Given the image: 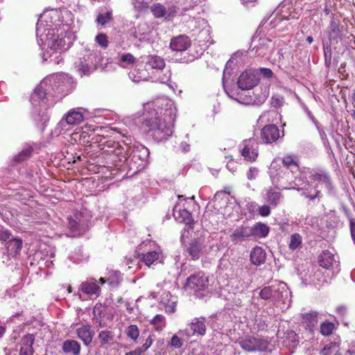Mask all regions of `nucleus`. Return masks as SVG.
<instances>
[{
	"instance_id": "nucleus-43",
	"label": "nucleus",
	"mask_w": 355,
	"mask_h": 355,
	"mask_svg": "<svg viewBox=\"0 0 355 355\" xmlns=\"http://www.w3.org/2000/svg\"><path fill=\"white\" fill-rule=\"evenodd\" d=\"M78 337L81 339L85 345H89V325L86 324L77 329Z\"/></svg>"
},
{
	"instance_id": "nucleus-27",
	"label": "nucleus",
	"mask_w": 355,
	"mask_h": 355,
	"mask_svg": "<svg viewBox=\"0 0 355 355\" xmlns=\"http://www.w3.org/2000/svg\"><path fill=\"white\" fill-rule=\"evenodd\" d=\"M80 348L78 343L73 340H67L62 344V350L66 354L79 355Z\"/></svg>"
},
{
	"instance_id": "nucleus-45",
	"label": "nucleus",
	"mask_w": 355,
	"mask_h": 355,
	"mask_svg": "<svg viewBox=\"0 0 355 355\" xmlns=\"http://www.w3.org/2000/svg\"><path fill=\"white\" fill-rule=\"evenodd\" d=\"M119 64L125 67V66L123 64H134L136 62V59L131 53H128L123 54L119 59Z\"/></svg>"
},
{
	"instance_id": "nucleus-11",
	"label": "nucleus",
	"mask_w": 355,
	"mask_h": 355,
	"mask_svg": "<svg viewBox=\"0 0 355 355\" xmlns=\"http://www.w3.org/2000/svg\"><path fill=\"white\" fill-rule=\"evenodd\" d=\"M208 278L202 272L191 275L187 281L185 288L193 291L205 289L208 286Z\"/></svg>"
},
{
	"instance_id": "nucleus-54",
	"label": "nucleus",
	"mask_w": 355,
	"mask_h": 355,
	"mask_svg": "<svg viewBox=\"0 0 355 355\" xmlns=\"http://www.w3.org/2000/svg\"><path fill=\"white\" fill-rule=\"evenodd\" d=\"M11 239V234L8 230L0 229V241L8 242Z\"/></svg>"
},
{
	"instance_id": "nucleus-2",
	"label": "nucleus",
	"mask_w": 355,
	"mask_h": 355,
	"mask_svg": "<svg viewBox=\"0 0 355 355\" xmlns=\"http://www.w3.org/2000/svg\"><path fill=\"white\" fill-rule=\"evenodd\" d=\"M70 19L65 23L58 25L56 28H51L50 25H45L42 20H39L36 25V35L40 45L46 46L54 52H62L67 51L75 40L74 32L71 30ZM51 56V53L47 51L43 55V60L47 61Z\"/></svg>"
},
{
	"instance_id": "nucleus-4",
	"label": "nucleus",
	"mask_w": 355,
	"mask_h": 355,
	"mask_svg": "<svg viewBox=\"0 0 355 355\" xmlns=\"http://www.w3.org/2000/svg\"><path fill=\"white\" fill-rule=\"evenodd\" d=\"M259 296L263 300H270L282 309H287L291 304V291L284 282H275L271 286L263 287Z\"/></svg>"
},
{
	"instance_id": "nucleus-12",
	"label": "nucleus",
	"mask_w": 355,
	"mask_h": 355,
	"mask_svg": "<svg viewBox=\"0 0 355 355\" xmlns=\"http://www.w3.org/2000/svg\"><path fill=\"white\" fill-rule=\"evenodd\" d=\"M206 318L204 317L195 318L189 327L184 331L188 336H204L206 333Z\"/></svg>"
},
{
	"instance_id": "nucleus-59",
	"label": "nucleus",
	"mask_w": 355,
	"mask_h": 355,
	"mask_svg": "<svg viewBox=\"0 0 355 355\" xmlns=\"http://www.w3.org/2000/svg\"><path fill=\"white\" fill-rule=\"evenodd\" d=\"M261 73L266 78H270L272 76V71L268 68H261L260 69Z\"/></svg>"
},
{
	"instance_id": "nucleus-32",
	"label": "nucleus",
	"mask_w": 355,
	"mask_h": 355,
	"mask_svg": "<svg viewBox=\"0 0 355 355\" xmlns=\"http://www.w3.org/2000/svg\"><path fill=\"white\" fill-rule=\"evenodd\" d=\"M311 180L318 181L319 183L324 184L327 189H331V182L329 176L326 173H315L311 175Z\"/></svg>"
},
{
	"instance_id": "nucleus-62",
	"label": "nucleus",
	"mask_w": 355,
	"mask_h": 355,
	"mask_svg": "<svg viewBox=\"0 0 355 355\" xmlns=\"http://www.w3.org/2000/svg\"><path fill=\"white\" fill-rule=\"evenodd\" d=\"M142 354L141 351L139 348H137L133 351L126 353L125 355H141Z\"/></svg>"
},
{
	"instance_id": "nucleus-30",
	"label": "nucleus",
	"mask_w": 355,
	"mask_h": 355,
	"mask_svg": "<svg viewBox=\"0 0 355 355\" xmlns=\"http://www.w3.org/2000/svg\"><path fill=\"white\" fill-rule=\"evenodd\" d=\"M89 128L85 126L76 131L73 135L75 140H78L80 144L87 146L89 144Z\"/></svg>"
},
{
	"instance_id": "nucleus-64",
	"label": "nucleus",
	"mask_w": 355,
	"mask_h": 355,
	"mask_svg": "<svg viewBox=\"0 0 355 355\" xmlns=\"http://www.w3.org/2000/svg\"><path fill=\"white\" fill-rule=\"evenodd\" d=\"M182 149L184 152H187L189 150V145L186 142H182L180 145Z\"/></svg>"
},
{
	"instance_id": "nucleus-23",
	"label": "nucleus",
	"mask_w": 355,
	"mask_h": 355,
	"mask_svg": "<svg viewBox=\"0 0 355 355\" xmlns=\"http://www.w3.org/2000/svg\"><path fill=\"white\" fill-rule=\"evenodd\" d=\"M147 69H155L159 71L165 67L164 60L158 55H149L146 63Z\"/></svg>"
},
{
	"instance_id": "nucleus-61",
	"label": "nucleus",
	"mask_w": 355,
	"mask_h": 355,
	"mask_svg": "<svg viewBox=\"0 0 355 355\" xmlns=\"http://www.w3.org/2000/svg\"><path fill=\"white\" fill-rule=\"evenodd\" d=\"M80 291L86 295H89V284L87 282H84L81 284Z\"/></svg>"
},
{
	"instance_id": "nucleus-1",
	"label": "nucleus",
	"mask_w": 355,
	"mask_h": 355,
	"mask_svg": "<svg viewBox=\"0 0 355 355\" xmlns=\"http://www.w3.org/2000/svg\"><path fill=\"white\" fill-rule=\"evenodd\" d=\"M142 116L143 125L157 141L168 139L173 132L176 108L173 102L164 99L162 103H147Z\"/></svg>"
},
{
	"instance_id": "nucleus-9",
	"label": "nucleus",
	"mask_w": 355,
	"mask_h": 355,
	"mask_svg": "<svg viewBox=\"0 0 355 355\" xmlns=\"http://www.w3.org/2000/svg\"><path fill=\"white\" fill-rule=\"evenodd\" d=\"M318 262L320 266L327 270H331L332 274L337 273L338 269V257L330 252L324 250L318 257Z\"/></svg>"
},
{
	"instance_id": "nucleus-37",
	"label": "nucleus",
	"mask_w": 355,
	"mask_h": 355,
	"mask_svg": "<svg viewBox=\"0 0 355 355\" xmlns=\"http://www.w3.org/2000/svg\"><path fill=\"white\" fill-rule=\"evenodd\" d=\"M33 153V147L31 146H26L18 154L14 156L13 159L15 162L19 163L27 160L31 157Z\"/></svg>"
},
{
	"instance_id": "nucleus-46",
	"label": "nucleus",
	"mask_w": 355,
	"mask_h": 355,
	"mask_svg": "<svg viewBox=\"0 0 355 355\" xmlns=\"http://www.w3.org/2000/svg\"><path fill=\"white\" fill-rule=\"evenodd\" d=\"M302 243V237L298 234H294L291 235L289 243V248L294 250L298 248Z\"/></svg>"
},
{
	"instance_id": "nucleus-7",
	"label": "nucleus",
	"mask_w": 355,
	"mask_h": 355,
	"mask_svg": "<svg viewBox=\"0 0 355 355\" xmlns=\"http://www.w3.org/2000/svg\"><path fill=\"white\" fill-rule=\"evenodd\" d=\"M239 343L241 348L248 352H271V349L268 348V341L263 338L246 337L241 338Z\"/></svg>"
},
{
	"instance_id": "nucleus-53",
	"label": "nucleus",
	"mask_w": 355,
	"mask_h": 355,
	"mask_svg": "<svg viewBox=\"0 0 355 355\" xmlns=\"http://www.w3.org/2000/svg\"><path fill=\"white\" fill-rule=\"evenodd\" d=\"M182 345L181 339L176 335H173L171 340V346L175 348H180Z\"/></svg>"
},
{
	"instance_id": "nucleus-36",
	"label": "nucleus",
	"mask_w": 355,
	"mask_h": 355,
	"mask_svg": "<svg viewBox=\"0 0 355 355\" xmlns=\"http://www.w3.org/2000/svg\"><path fill=\"white\" fill-rule=\"evenodd\" d=\"M281 167H286L292 170L298 171V164L296 158L293 155H286L282 160Z\"/></svg>"
},
{
	"instance_id": "nucleus-6",
	"label": "nucleus",
	"mask_w": 355,
	"mask_h": 355,
	"mask_svg": "<svg viewBox=\"0 0 355 355\" xmlns=\"http://www.w3.org/2000/svg\"><path fill=\"white\" fill-rule=\"evenodd\" d=\"M59 83L56 84H46V85H42V82L39 85L36 87L34 92L31 94V101L33 105H40L42 109H46V104L48 98L49 96H53L58 95L56 93V85H59Z\"/></svg>"
},
{
	"instance_id": "nucleus-28",
	"label": "nucleus",
	"mask_w": 355,
	"mask_h": 355,
	"mask_svg": "<svg viewBox=\"0 0 355 355\" xmlns=\"http://www.w3.org/2000/svg\"><path fill=\"white\" fill-rule=\"evenodd\" d=\"M252 236L257 238H264L269 232V227L266 224L258 223L253 227H251Z\"/></svg>"
},
{
	"instance_id": "nucleus-26",
	"label": "nucleus",
	"mask_w": 355,
	"mask_h": 355,
	"mask_svg": "<svg viewBox=\"0 0 355 355\" xmlns=\"http://www.w3.org/2000/svg\"><path fill=\"white\" fill-rule=\"evenodd\" d=\"M162 259V255L161 250L157 249L144 254L142 257V261L146 263V265L149 266L156 261H160Z\"/></svg>"
},
{
	"instance_id": "nucleus-10",
	"label": "nucleus",
	"mask_w": 355,
	"mask_h": 355,
	"mask_svg": "<svg viewBox=\"0 0 355 355\" xmlns=\"http://www.w3.org/2000/svg\"><path fill=\"white\" fill-rule=\"evenodd\" d=\"M150 11L155 18H164L166 21L171 20L178 13V7L170 6L167 8L159 3H154L150 7Z\"/></svg>"
},
{
	"instance_id": "nucleus-16",
	"label": "nucleus",
	"mask_w": 355,
	"mask_h": 355,
	"mask_svg": "<svg viewBox=\"0 0 355 355\" xmlns=\"http://www.w3.org/2000/svg\"><path fill=\"white\" fill-rule=\"evenodd\" d=\"M279 189L270 187L265 189L264 199L266 202L274 207H277L283 198L282 193L279 191Z\"/></svg>"
},
{
	"instance_id": "nucleus-42",
	"label": "nucleus",
	"mask_w": 355,
	"mask_h": 355,
	"mask_svg": "<svg viewBox=\"0 0 355 355\" xmlns=\"http://www.w3.org/2000/svg\"><path fill=\"white\" fill-rule=\"evenodd\" d=\"M127 336L134 342H137L140 331L138 327L135 324L129 325L125 330Z\"/></svg>"
},
{
	"instance_id": "nucleus-60",
	"label": "nucleus",
	"mask_w": 355,
	"mask_h": 355,
	"mask_svg": "<svg viewBox=\"0 0 355 355\" xmlns=\"http://www.w3.org/2000/svg\"><path fill=\"white\" fill-rule=\"evenodd\" d=\"M347 354L349 355H355V341H352L347 350Z\"/></svg>"
},
{
	"instance_id": "nucleus-40",
	"label": "nucleus",
	"mask_w": 355,
	"mask_h": 355,
	"mask_svg": "<svg viewBox=\"0 0 355 355\" xmlns=\"http://www.w3.org/2000/svg\"><path fill=\"white\" fill-rule=\"evenodd\" d=\"M112 12L106 10L99 12L96 17V21L98 24L104 26L112 19Z\"/></svg>"
},
{
	"instance_id": "nucleus-48",
	"label": "nucleus",
	"mask_w": 355,
	"mask_h": 355,
	"mask_svg": "<svg viewBox=\"0 0 355 355\" xmlns=\"http://www.w3.org/2000/svg\"><path fill=\"white\" fill-rule=\"evenodd\" d=\"M98 338L101 344H107L113 339L112 333L110 331H102L99 333Z\"/></svg>"
},
{
	"instance_id": "nucleus-47",
	"label": "nucleus",
	"mask_w": 355,
	"mask_h": 355,
	"mask_svg": "<svg viewBox=\"0 0 355 355\" xmlns=\"http://www.w3.org/2000/svg\"><path fill=\"white\" fill-rule=\"evenodd\" d=\"M334 329V324L330 322H324L320 326V332L324 336L331 334Z\"/></svg>"
},
{
	"instance_id": "nucleus-52",
	"label": "nucleus",
	"mask_w": 355,
	"mask_h": 355,
	"mask_svg": "<svg viewBox=\"0 0 355 355\" xmlns=\"http://www.w3.org/2000/svg\"><path fill=\"white\" fill-rule=\"evenodd\" d=\"M258 214L263 217H267L270 214L271 210L269 205H263L257 209Z\"/></svg>"
},
{
	"instance_id": "nucleus-39",
	"label": "nucleus",
	"mask_w": 355,
	"mask_h": 355,
	"mask_svg": "<svg viewBox=\"0 0 355 355\" xmlns=\"http://www.w3.org/2000/svg\"><path fill=\"white\" fill-rule=\"evenodd\" d=\"M107 171V168L104 166H94L92 168H90V173H94L96 174L103 173L101 175L96 176H90L89 180L90 182H94L96 180H99L100 178H108L109 176L105 175V171Z\"/></svg>"
},
{
	"instance_id": "nucleus-25",
	"label": "nucleus",
	"mask_w": 355,
	"mask_h": 355,
	"mask_svg": "<svg viewBox=\"0 0 355 355\" xmlns=\"http://www.w3.org/2000/svg\"><path fill=\"white\" fill-rule=\"evenodd\" d=\"M266 252L261 247L254 248L250 252V261L254 265L259 266L265 262Z\"/></svg>"
},
{
	"instance_id": "nucleus-14",
	"label": "nucleus",
	"mask_w": 355,
	"mask_h": 355,
	"mask_svg": "<svg viewBox=\"0 0 355 355\" xmlns=\"http://www.w3.org/2000/svg\"><path fill=\"white\" fill-rule=\"evenodd\" d=\"M280 137L279 130L275 125L264 126L261 132V139L265 144H272Z\"/></svg>"
},
{
	"instance_id": "nucleus-20",
	"label": "nucleus",
	"mask_w": 355,
	"mask_h": 355,
	"mask_svg": "<svg viewBox=\"0 0 355 355\" xmlns=\"http://www.w3.org/2000/svg\"><path fill=\"white\" fill-rule=\"evenodd\" d=\"M318 313L316 312L306 313L302 315V324L310 334L314 332L318 325Z\"/></svg>"
},
{
	"instance_id": "nucleus-5",
	"label": "nucleus",
	"mask_w": 355,
	"mask_h": 355,
	"mask_svg": "<svg viewBox=\"0 0 355 355\" xmlns=\"http://www.w3.org/2000/svg\"><path fill=\"white\" fill-rule=\"evenodd\" d=\"M56 83L60 84L56 85V93L64 96L71 92L76 86V81L73 77L65 73L51 74L42 80V85Z\"/></svg>"
},
{
	"instance_id": "nucleus-17",
	"label": "nucleus",
	"mask_w": 355,
	"mask_h": 355,
	"mask_svg": "<svg viewBox=\"0 0 355 355\" xmlns=\"http://www.w3.org/2000/svg\"><path fill=\"white\" fill-rule=\"evenodd\" d=\"M191 46V40L188 36L178 35L171 39L170 48L174 51H186Z\"/></svg>"
},
{
	"instance_id": "nucleus-44",
	"label": "nucleus",
	"mask_w": 355,
	"mask_h": 355,
	"mask_svg": "<svg viewBox=\"0 0 355 355\" xmlns=\"http://www.w3.org/2000/svg\"><path fill=\"white\" fill-rule=\"evenodd\" d=\"M105 279L102 277L99 279L98 282H97L96 280L93 282L90 279V297L92 295H99L101 290L98 283H101V284L103 285V284H105Z\"/></svg>"
},
{
	"instance_id": "nucleus-51",
	"label": "nucleus",
	"mask_w": 355,
	"mask_h": 355,
	"mask_svg": "<svg viewBox=\"0 0 355 355\" xmlns=\"http://www.w3.org/2000/svg\"><path fill=\"white\" fill-rule=\"evenodd\" d=\"M268 41L266 39H263V40H261V42L260 43V44H261L260 47L254 46L253 48V50L256 49V53L259 56H263L266 53V50L267 49H266L265 46H266V43Z\"/></svg>"
},
{
	"instance_id": "nucleus-63",
	"label": "nucleus",
	"mask_w": 355,
	"mask_h": 355,
	"mask_svg": "<svg viewBox=\"0 0 355 355\" xmlns=\"http://www.w3.org/2000/svg\"><path fill=\"white\" fill-rule=\"evenodd\" d=\"M102 139V137L100 135H97L96 137H94L92 139V144H97L99 141H101Z\"/></svg>"
},
{
	"instance_id": "nucleus-57",
	"label": "nucleus",
	"mask_w": 355,
	"mask_h": 355,
	"mask_svg": "<svg viewBox=\"0 0 355 355\" xmlns=\"http://www.w3.org/2000/svg\"><path fill=\"white\" fill-rule=\"evenodd\" d=\"M138 73V71L136 70H134L129 73V77L135 83L140 82L142 78L140 76H137V74Z\"/></svg>"
},
{
	"instance_id": "nucleus-38",
	"label": "nucleus",
	"mask_w": 355,
	"mask_h": 355,
	"mask_svg": "<svg viewBox=\"0 0 355 355\" xmlns=\"http://www.w3.org/2000/svg\"><path fill=\"white\" fill-rule=\"evenodd\" d=\"M208 26L207 21L200 17L195 18L189 21V27L193 31L196 30L200 31Z\"/></svg>"
},
{
	"instance_id": "nucleus-33",
	"label": "nucleus",
	"mask_w": 355,
	"mask_h": 355,
	"mask_svg": "<svg viewBox=\"0 0 355 355\" xmlns=\"http://www.w3.org/2000/svg\"><path fill=\"white\" fill-rule=\"evenodd\" d=\"M94 320H96L100 326H103L105 322H102V318L105 314V306L102 304H96L93 309Z\"/></svg>"
},
{
	"instance_id": "nucleus-31",
	"label": "nucleus",
	"mask_w": 355,
	"mask_h": 355,
	"mask_svg": "<svg viewBox=\"0 0 355 355\" xmlns=\"http://www.w3.org/2000/svg\"><path fill=\"white\" fill-rule=\"evenodd\" d=\"M22 247V240L20 239L12 238L6 243V248L8 252L15 255L19 252Z\"/></svg>"
},
{
	"instance_id": "nucleus-58",
	"label": "nucleus",
	"mask_w": 355,
	"mask_h": 355,
	"mask_svg": "<svg viewBox=\"0 0 355 355\" xmlns=\"http://www.w3.org/2000/svg\"><path fill=\"white\" fill-rule=\"evenodd\" d=\"M107 281L109 284L111 285L112 286H117L119 283V273L115 272V276L113 278V279H108Z\"/></svg>"
},
{
	"instance_id": "nucleus-13",
	"label": "nucleus",
	"mask_w": 355,
	"mask_h": 355,
	"mask_svg": "<svg viewBox=\"0 0 355 355\" xmlns=\"http://www.w3.org/2000/svg\"><path fill=\"white\" fill-rule=\"evenodd\" d=\"M257 79L253 71L249 70L242 73L238 80V86L242 90L250 89L257 84Z\"/></svg>"
},
{
	"instance_id": "nucleus-3",
	"label": "nucleus",
	"mask_w": 355,
	"mask_h": 355,
	"mask_svg": "<svg viewBox=\"0 0 355 355\" xmlns=\"http://www.w3.org/2000/svg\"><path fill=\"white\" fill-rule=\"evenodd\" d=\"M296 171L286 167H281V164L274 159L268 169V174L272 185L277 188L285 190H296L301 191V195L311 200L318 197L320 191L314 189V193H311L302 184L300 183L302 178H297Z\"/></svg>"
},
{
	"instance_id": "nucleus-35",
	"label": "nucleus",
	"mask_w": 355,
	"mask_h": 355,
	"mask_svg": "<svg viewBox=\"0 0 355 355\" xmlns=\"http://www.w3.org/2000/svg\"><path fill=\"white\" fill-rule=\"evenodd\" d=\"M328 32L330 43H331L332 41L337 40L338 38L340 37V30L339 28L338 24L335 21H331L328 28Z\"/></svg>"
},
{
	"instance_id": "nucleus-50",
	"label": "nucleus",
	"mask_w": 355,
	"mask_h": 355,
	"mask_svg": "<svg viewBox=\"0 0 355 355\" xmlns=\"http://www.w3.org/2000/svg\"><path fill=\"white\" fill-rule=\"evenodd\" d=\"M95 41L102 48H106L107 46V37L105 34H98L96 37Z\"/></svg>"
},
{
	"instance_id": "nucleus-49",
	"label": "nucleus",
	"mask_w": 355,
	"mask_h": 355,
	"mask_svg": "<svg viewBox=\"0 0 355 355\" xmlns=\"http://www.w3.org/2000/svg\"><path fill=\"white\" fill-rule=\"evenodd\" d=\"M69 228L71 230V236H76L80 234V230L78 228L77 222L70 219L69 221Z\"/></svg>"
},
{
	"instance_id": "nucleus-22",
	"label": "nucleus",
	"mask_w": 355,
	"mask_h": 355,
	"mask_svg": "<svg viewBox=\"0 0 355 355\" xmlns=\"http://www.w3.org/2000/svg\"><path fill=\"white\" fill-rule=\"evenodd\" d=\"M161 304L164 306L167 313H172L175 311L177 298L172 296L168 292H164L161 296Z\"/></svg>"
},
{
	"instance_id": "nucleus-34",
	"label": "nucleus",
	"mask_w": 355,
	"mask_h": 355,
	"mask_svg": "<svg viewBox=\"0 0 355 355\" xmlns=\"http://www.w3.org/2000/svg\"><path fill=\"white\" fill-rule=\"evenodd\" d=\"M232 62V60H229V61L227 62L226 64V66H225V68L224 69V72H223V87H224V89L225 91V92L227 93V94L232 98L237 101L238 102L241 103H248V102H245L243 101V99L242 98L241 96H239V94L237 93L235 96V94L232 92V91H230L229 92L226 87V85H225V78H226V73H227V69H228V65Z\"/></svg>"
},
{
	"instance_id": "nucleus-15",
	"label": "nucleus",
	"mask_w": 355,
	"mask_h": 355,
	"mask_svg": "<svg viewBox=\"0 0 355 355\" xmlns=\"http://www.w3.org/2000/svg\"><path fill=\"white\" fill-rule=\"evenodd\" d=\"M207 251L204 241L201 239L192 241L187 248V252L192 259H198Z\"/></svg>"
},
{
	"instance_id": "nucleus-55",
	"label": "nucleus",
	"mask_w": 355,
	"mask_h": 355,
	"mask_svg": "<svg viewBox=\"0 0 355 355\" xmlns=\"http://www.w3.org/2000/svg\"><path fill=\"white\" fill-rule=\"evenodd\" d=\"M259 173V169L256 167H250L247 173V178L248 180H254Z\"/></svg>"
},
{
	"instance_id": "nucleus-29",
	"label": "nucleus",
	"mask_w": 355,
	"mask_h": 355,
	"mask_svg": "<svg viewBox=\"0 0 355 355\" xmlns=\"http://www.w3.org/2000/svg\"><path fill=\"white\" fill-rule=\"evenodd\" d=\"M178 209V205L173 209V216L179 223H188L190 220L191 214L186 209Z\"/></svg>"
},
{
	"instance_id": "nucleus-18",
	"label": "nucleus",
	"mask_w": 355,
	"mask_h": 355,
	"mask_svg": "<svg viewBox=\"0 0 355 355\" xmlns=\"http://www.w3.org/2000/svg\"><path fill=\"white\" fill-rule=\"evenodd\" d=\"M35 342V336L32 334L24 335L21 341L19 355H33L34 349L33 345Z\"/></svg>"
},
{
	"instance_id": "nucleus-19",
	"label": "nucleus",
	"mask_w": 355,
	"mask_h": 355,
	"mask_svg": "<svg viewBox=\"0 0 355 355\" xmlns=\"http://www.w3.org/2000/svg\"><path fill=\"white\" fill-rule=\"evenodd\" d=\"M89 53L87 49L84 50V53L81 54L74 63V67L78 73L83 77L87 75L89 72Z\"/></svg>"
},
{
	"instance_id": "nucleus-8",
	"label": "nucleus",
	"mask_w": 355,
	"mask_h": 355,
	"mask_svg": "<svg viewBox=\"0 0 355 355\" xmlns=\"http://www.w3.org/2000/svg\"><path fill=\"white\" fill-rule=\"evenodd\" d=\"M240 151L245 160L254 162L258 157V143L254 139L244 140L240 145Z\"/></svg>"
},
{
	"instance_id": "nucleus-24",
	"label": "nucleus",
	"mask_w": 355,
	"mask_h": 355,
	"mask_svg": "<svg viewBox=\"0 0 355 355\" xmlns=\"http://www.w3.org/2000/svg\"><path fill=\"white\" fill-rule=\"evenodd\" d=\"M251 236V227L241 226L236 228L230 236L232 241L239 242Z\"/></svg>"
},
{
	"instance_id": "nucleus-56",
	"label": "nucleus",
	"mask_w": 355,
	"mask_h": 355,
	"mask_svg": "<svg viewBox=\"0 0 355 355\" xmlns=\"http://www.w3.org/2000/svg\"><path fill=\"white\" fill-rule=\"evenodd\" d=\"M153 340L150 337H148L144 344L141 347H138L142 353H144L152 345Z\"/></svg>"
},
{
	"instance_id": "nucleus-21",
	"label": "nucleus",
	"mask_w": 355,
	"mask_h": 355,
	"mask_svg": "<svg viewBox=\"0 0 355 355\" xmlns=\"http://www.w3.org/2000/svg\"><path fill=\"white\" fill-rule=\"evenodd\" d=\"M83 114L79 109L71 110L66 115L65 118L62 119L59 125H64L65 123L68 125H76L80 123L83 120Z\"/></svg>"
},
{
	"instance_id": "nucleus-41",
	"label": "nucleus",
	"mask_w": 355,
	"mask_h": 355,
	"mask_svg": "<svg viewBox=\"0 0 355 355\" xmlns=\"http://www.w3.org/2000/svg\"><path fill=\"white\" fill-rule=\"evenodd\" d=\"M150 324L156 331H162L166 325L165 318L162 315L157 314L150 320Z\"/></svg>"
}]
</instances>
